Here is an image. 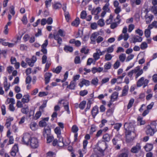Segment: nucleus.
I'll use <instances>...</instances> for the list:
<instances>
[{"mask_svg":"<svg viewBox=\"0 0 157 157\" xmlns=\"http://www.w3.org/2000/svg\"><path fill=\"white\" fill-rule=\"evenodd\" d=\"M99 35L100 34L98 31L92 33L90 36L91 43L95 44H96V42L97 43L99 44L102 41L104 38Z\"/></svg>","mask_w":157,"mask_h":157,"instance_id":"nucleus-1","label":"nucleus"},{"mask_svg":"<svg viewBox=\"0 0 157 157\" xmlns=\"http://www.w3.org/2000/svg\"><path fill=\"white\" fill-rule=\"evenodd\" d=\"M127 126V127L125 128L126 132H125V135L128 139L130 138L129 137V134L130 132H132L133 134H135L134 133L135 128L134 124L132 123H129V124L125 123L124 125V128L125 126Z\"/></svg>","mask_w":157,"mask_h":157,"instance_id":"nucleus-2","label":"nucleus"},{"mask_svg":"<svg viewBox=\"0 0 157 157\" xmlns=\"http://www.w3.org/2000/svg\"><path fill=\"white\" fill-rule=\"evenodd\" d=\"M149 82L148 80L147 79L144 80V77H142L137 81V86L138 87H140L143 85V87L144 88L147 86Z\"/></svg>","mask_w":157,"mask_h":157,"instance_id":"nucleus-3","label":"nucleus"},{"mask_svg":"<svg viewBox=\"0 0 157 157\" xmlns=\"http://www.w3.org/2000/svg\"><path fill=\"white\" fill-rule=\"evenodd\" d=\"M31 139V138L30 135L29 133H26L23 135L22 141L23 142L24 144L27 145L29 144Z\"/></svg>","mask_w":157,"mask_h":157,"instance_id":"nucleus-4","label":"nucleus"},{"mask_svg":"<svg viewBox=\"0 0 157 157\" xmlns=\"http://www.w3.org/2000/svg\"><path fill=\"white\" fill-rule=\"evenodd\" d=\"M146 133L147 135L150 136H153L155 132L157 131V129H155L152 128L150 126H147L146 127Z\"/></svg>","mask_w":157,"mask_h":157,"instance_id":"nucleus-5","label":"nucleus"},{"mask_svg":"<svg viewBox=\"0 0 157 157\" xmlns=\"http://www.w3.org/2000/svg\"><path fill=\"white\" fill-rule=\"evenodd\" d=\"M30 145L31 147L33 148H37L39 145L37 139L35 138H32L30 141Z\"/></svg>","mask_w":157,"mask_h":157,"instance_id":"nucleus-6","label":"nucleus"},{"mask_svg":"<svg viewBox=\"0 0 157 157\" xmlns=\"http://www.w3.org/2000/svg\"><path fill=\"white\" fill-rule=\"evenodd\" d=\"M152 3L153 6H152L151 10L156 16H157V0H152Z\"/></svg>","mask_w":157,"mask_h":157,"instance_id":"nucleus-7","label":"nucleus"},{"mask_svg":"<svg viewBox=\"0 0 157 157\" xmlns=\"http://www.w3.org/2000/svg\"><path fill=\"white\" fill-rule=\"evenodd\" d=\"M121 151L122 153L118 155V157H128L129 151L127 149L124 148Z\"/></svg>","mask_w":157,"mask_h":157,"instance_id":"nucleus-8","label":"nucleus"},{"mask_svg":"<svg viewBox=\"0 0 157 157\" xmlns=\"http://www.w3.org/2000/svg\"><path fill=\"white\" fill-rule=\"evenodd\" d=\"M48 40H45L44 43L41 45L42 49L41 51L44 54L47 53V50L46 48L48 45Z\"/></svg>","mask_w":157,"mask_h":157,"instance_id":"nucleus-9","label":"nucleus"},{"mask_svg":"<svg viewBox=\"0 0 157 157\" xmlns=\"http://www.w3.org/2000/svg\"><path fill=\"white\" fill-rule=\"evenodd\" d=\"M140 70V66H138L135 67L134 69L132 70L128 73V75L132 79V75L134 73H136L138 71Z\"/></svg>","mask_w":157,"mask_h":157,"instance_id":"nucleus-10","label":"nucleus"},{"mask_svg":"<svg viewBox=\"0 0 157 157\" xmlns=\"http://www.w3.org/2000/svg\"><path fill=\"white\" fill-rule=\"evenodd\" d=\"M140 149L141 146L139 144H137L136 146L133 147L131 148V151L133 153H137L140 151Z\"/></svg>","mask_w":157,"mask_h":157,"instance_id":"nucleus-11","label":"nucleus"},{"mask_svg":"<svg viewBox=\"0 0 157 157\" xmlns=\"http://www.w3.org/2000/svg\"><path fill=\"white\" fill-rule=\"evenodd\" d=\"M91 114L93 118H94L97 114L98 113V108L97 106H94L92 109Z\"/></svg>","mask_w":157,"mask_h":157,"instance_id":"nucleus-12","label":"nucleus"},{"mask_svg":"<svg viewBox=\"0 0 157 157\" xmlns=\"http://www.w3.org/2000/svg\"><path fill=\"white\" fill-rule=\"evenodd\" d=\"M52 76V74L50 73H46L45 75V83L47 84L50 80V78Z\"/></svg>","mask_w":157,"mask_h":157,"instance_id":"nucleus-13","label":"nucleus"},{"mask_svg":"<svg viewBox=\"0 0 157 157\" xmlns=\"http://www.w3.org/2000/svg\"><path fill=\"white\" fill-rule=\"evenodd\" d=\"M44 130L43 132V135L44 137L49 135L51 131V129L49 127H47L46 128L45 127Z\"/></svg>","mask_w":157,"mask_h":157,"instance_id":"nucleus-14","label":"nucleus"},{"mask_svg":"<svg viewBox=\"0 0 157 157\" xmlns=\"http://www.w3.org/2000/svg\"><path fill=\"white\" fill-rule=\"evenodd\" d=\"M29 97L28 94L24 95L21 99L22 102L24 104L28 102L29 101Z\"/></svg>","mask_w":157,"mask_h":157,"instance_id":"nucleus-15","label":"nucleus"},{"mask_svg":"<svg viewBox=\"0 0 157 157\" xmlns=\"http://www.w3.org/2000/svg\"><path fill=\"white\" fill-rule=\"evenodd\" d=\"M147 12L146 15L145 16V17L146 19V21L147 24H149L151 21L152 17L153 16L151 15L150 16H148L147 15Z\"/></svg>","mask_w":157,"mask_h":157,"instance_id":"nucleus-16","label":"nucleus"},{"mask_svg":"<svg viewBox=\"0 0 157 157\" xmlns=\"http://www.w3.org/2000/svg\"><path fill=\"white\" fill-rule=\"evenodd\" d=\"M76 85V82L72 81L71 82L70 85L67 86V87L71 90H74Z\"/></svg>","mask_w":157,"mask_h":157,"instance_id":"nucleus-17","label":"nucleus"},{"mask_svg":"<svg viewBox=\"0 0 157 157\" xmlns=\"http://www.w3.org/2000/svg\"><path fill=\"white\" fill-rule=\"evenodd\" d=\"M13 117H9L6 120V123L5 124V126L7 128H8L10 127L11 125V122L13 120Z\"/></svg>","mask_w":157,"mask_h":157,"instance_id":"nucleus-18","label":"nucleus"},{"mask_svg":"<svg viewBox=\"0 0 157 157\" xmlns=\"http://www.w3.org/2000/svg\"><path fill=\"white\" fill-rule=\"evenodd\" d=\"M101 8L98 7L95 9H93L92 10L91 13L93 14L97 15L101 11Z\"/></svg>","mask_w":157,"mask_h":157,"instance_id":"nucleus-19","label":"nucleus"},{"mask_svg":"<svg viewBox=\"0 0 157 157\" xmlns=\"http://www.w3.org/2000/svg\"><path fill=\"white\" fill-rule=\"evenodd\" d=\"M128 89V86L126 85L124 86L122 91V96H125L127 94Z\"/></svg>","mask_w":157,"mask_h":157,"instance_id":"nucleus-20","label":"nucleus"},{"mask_svg":"<svg viewBox=\"0 0 157 157\" xmlns=\"http://www.w3.org/2000/svg\"><path fill=\"white\" fill-rule=\"evenodd\" d=\"M144 148L147 151H149L152 149L153 145L151 144H147L144 146Z\"/></svg>","mask_w":157,"mask_h":157,"instance_id":"nucleus-21","label":"nucleus"},{"mask_svg":"<svg viewBox=\"0 0 157 157\" xmlns=\"http://www.w3.org/2000/svg\"><path fill=\"white\" fill-rule=\"evenodd\" d=\"M79 23V18L77 17L75 20L72 22L71 25L72 26L77 27Z\"/></svg>","mask_w":157,"mask_h":157,"instance_id":"nucleus-22","label":"nucleus"},{"mask_svg":"<svg viewBox=\"0 0 157 157\" xmlns=\"http://www.w3.org/2000/svg\"><path fill=\"white\" fill-rule=\"evenodd\" d=\"M133 43H135L136 42H140L142 40V38L138 36H134L133 38Z\"/></svg>","mask_w":157,"mask_h":157,"instance_id":"nucleus-23","label":"nucleus"},{"mask_svg":"<svg viewBox=\"0 0 157 157\" xmlns=\"http://www.w3.org/2000/svg\"><path fill=\"white\" fill-rule=\"evenodd\" d=\"M55 133L57 135V137H59L60 136L61 134V129L59 127H56L55 129Z\"/></svg>","mask_w":157,"mask_h":157,"instance_id":"nucleus-24","label":"nucleus"},{"mask_svg":"<svg viewBox=\"0 0 157 157\" xmlns=\"http://www.w3.org/2000/svg\"><path fill=\"white\" fill-rule=\"evenodd\" d=\"M118 95V93L116 92L113 93L111 96V100L112 101H114L115 99H117Z\"/></svg>","mask_w":157,"mask_h":157,"instance_id":"nucleus-25","label":"nucleus"},{"mask_svg":"<svg viewBox=\"0 0 157 157\" xmlns=\"http://www.w3.org/2000/svg\"><path fill=\"white\" fill-rule=\"evenodd\" d=\"M61 4L59 2H55L53 5V7L56 10L59 9L61 7Z\"/></svg>","mask_w":157,"mask_h":157,"instance_id":"nucleus-26","label":"nucleus"},{"mask_svg":"<svg viewBox=\"0 0 157 157\" xmlns=\"http://www.w3.org/2000/svg\"><path fill=\"white\" fill-rule=\"evenodd\" d=\"M135 134H133V133H132V132H130V133L129 134V137L130 138L129 139H128L126 136V140L127 141H128V142H130L132 140H133L134 138V136Z\"/></svg>","mask_w":157,"mask_h":157,"instance_id":"nucleus-27","label":"nucleus"},{"mask_svg":"<svg viewBox=\"0 0 157 157\" xmlns=\"http://www.w3.org/2000/svg\"><path fill=\"white\" fill-rule=\"evenodd\" d=\"M62 69V67L60 66L57 67L55 69H53L52 71L56 74L59 73Z\"/></svg>","mask_w":157,"mask_h":157,"instance_id":"nucleus-28","label":"nucleus"},{"mask_svg":"<svg viewBox=\"0 0 157 157\" xmlns=\"http://www.w3.org/2000/svg\"><path fill=\"white\" fill-rule=\"evenodd\" d=\"M109 4L108 3H106L105 6H103L102 9L104 10V11L107 12H110V10L109 7Z\"/></svg>","mask_w":157,"mask_h":157,"instance_id":"nucleus-29","label":"nucleus"},{"mask_svg":"<svg viewBox=\"0 0 157 157\" xmlns=\"http://www.w3.org/2000/svg\"><path fill=\"white\" fill-rule=\"evenodd\" d=\"M26 61L28 63V65L30 67H33L34 65V63L35 62L32 61V60L29 59L28 58H27L25 59Z\"/></svg>","mask_w":157,"mask_h":157,"instance_id":"nucleus-30","label":"nucleus"},{"mask_svg":"<svg viewBox=\"0 0 157 157\" xmlns=\"http://www.w3.org/2000/svg\"><path fill=\"white\" fill-rule=\"evenodd\" d=\"M64 49L66 52H72L73 51V48L68 46H65L64 48Z\"/></svg>","mask_w":157,"mask_h":157,"instance_id":"nucleus-31","label":"nucleus"},{"mask_svg":"<svg viewBox=\"0 0 157 157\" xmlns=\"http://www.w3.org/2000/svg\"><path fill=\"white\" fill-rule=\"evenodd\" d=\"M126 55L125 54H122L119 56V60L122 62H123L124 61Z\"/></svg>","mask_w":157,"mask_h":157,"instance_id":"nucleus-32","label":"nucleus"},{"mask_svg":"<svg viewBox=\"0 0 157 157\" xmlns=\"http://www.w3.org/2000/svg\"><path fill=\"white\" fill-rule=\"evenodd\" d=\"M111 64L109 62H107L105 64L104 66V71L105 72H106V70L109 69L111 67Z\"/></svg>","mask_w":157,"mask_h":157,"instance_id":"nucleus-33","label":"nucleus"},{"mask_svg":"<svg viewBox=\"0 0 157 157\" xmlns=\"http://www.w3.org/2000/svg\"><path fill=\"white\" fill-rule=\"evenodd\" d=\"M143 73V70L142 69H140V70L138 71L136 73V74L135 76L136 79H137L139 76L141 75Z\"/></svg>","mask_w":157,"mask_h":157,"instance_id":"nucleus-34","label":"nucleus"},{"mask_svg":"<svg viewBox=\"0 0 157 157\" xmlns=\"http://www.w3.org/2000/svg\"><path fill=\"white\" fill-rule=\"evenodd\" d=\"M144 34L146 37L148 38L150 36L151 31L150 29H145L144 32Z\"/></svg>","mask_w":157,"mask_h":157,"instance_id":"nucleus-35","label":"nucleus"},{"mask_svg":"<svg viewBox=\"0 0 157 157\" xmlns=\"http://www.w3.org/2000/svg\"><path fill=\"white\" fill-rule=\"evenodd\" d=\"M98 80L97 78H96L92 79L91 83L92 84L96 86L98 85Z\"/></svg>","mask_w":157,"mask_h":157,"instance_id":"nucleus-36","label":"nucleus"},{"mask_svg":"<svg viewBox=\"0 0 157 157\" xmlns=\"http://www.w3.org/2000/svg\"><path fill=\"white\" fill-rule=\"evenodd\" d=\"M81 83L83 84L86 86H88L90 84V82L88 80H85L84 79H83L81 82Z\"/></svg>","mask_w":157,"mask_h":157,"instance_id":"nucleus-37","label":"nucleus"},{"mask_svg":"<svg viewBox=\"0 0 157 157\" xmlns=\"http://www.w3.org/2000/svg\"><path fill=\"white\" fill-rule=\"evenodd\" d=\"M86 104V101H82L79 104V107L81 109H83Z\"/></svg>","mask_w":157,"mask_h":157,"instance_id":"nucleus-38","label":"nucleus"},{"mask_svg":"<svg viewBox=\"0 0 157 157\" xmlns=\"http://www.w3.org/2000/svg\"><path fill=\"white\" fill-rule=\"evenodd\" d=\"M39 124L41 127H45L47 125V123L44 120H41L39 122Z\"/></svg>","mask_w":157,"mask_h":157,"instance_id":"nucleus-39","label":"nucleus"},{"mask_svg":"<svg viewBox=\"0 0 157 157\" xmlns=\"http://www.w3.org/2000/svg\"><path fill=\"white\" fill-rule=\"evenodd\" d=\"M36 123L35 122H33L30 124V128L33 130H35L36 129Z\"/></svg>","mask_w":157,"mask_h":157,"instance_id":"nucleus-40","label":"nucleus"},{"mask_svg":"<svg viewBox=\"0 0 157 157\" xmlns=\"http://www.w3.org/2000/svg\"><path fill=\"white\" fill-rule=\"evenodd\" d=\"M103 139L105 141L108 142L110 140V137L109 135L108 134H106L104 135L103 137Z\"/></svg>","mask_w":157,"mask_h":157,"instance_id":"nucleus-41","label":"nucleus"},{"mask_svg":"<svg viewBox=\"0 0 157 157\" xmlns=\"http://www.w3.org/2000/svg\"><path fill=\"white\" fill-rule=\"evenodd\" d=\"M86 15L87 14L86 13V12L85 11L83 10L81 13L80 17L82 19H85Z\"/></svg>","mask_w":157,"mask_h":157,"instance_id":"nucleus-42","label":"nucleus"},{"mask_svg":"<svg viewBox=\"0 0 157 157\" xmlns=\"http://www.w3.org/2000/svg\"><path fill=\"white\" fill-rule=\"evenodd\" d=\"M21 112L24 114H27L29 112V109L28 107L26 108H23L21 109Z\"/></svg>","mask_w":157,"mask_h":157,"instance_id":"nucleus-43","label":"nucleus"},{"mask_svg":"<svg viewBox=\"0 0 157 157\" xmlns=\"http://www.w3.org/2000/svg\"><path fill=\"white\" fill-rule=\"evenodd\" d=\"M47 157H56V154L52 151H49L47 153Z\"/></svg>","mask_w":157,"mask_h":157,"instance_id":"nucleus-44","label":"nucleus"},{"mask_svg":"<svg viewBox=\"0 0 157 157\" xmlns=\"http://www.w3.org/2000/svg\"><path fill=\"white\" fill-rule=\"evenodd\" d=\"M147 44L145 42H143L140 45V48L142 50L145 49L147 48Z\"/></svg>","mask_w":157,"mask_h":157,"instance_id":"nucleus-45","label":"nucleus"},{"mask_svg":"<svg viewBox=\"0 0 157 157\" xmlns=\"http://www.w3.org/2000/svg\"><path fill=\"white\" fill-rule=\"evenodd\" d=\"M53 139V137L52 136H50L49 135L47 137V143H49L51 142Z\"/></svg>","mask_w":157,"mask_h":157,"instance_id":"nucleus-46","label":"nucleus"},{"mask_svg":"<svg viewBox=\"0 0 157 157\" xmlns=\"http://www.w3.org/2000/svg\"><path fill=\"white\" fill-rule=\"evenodd\" d=\"M134 101L133 99H131L130 100L127 106V109H129L132 106Z\"/></svg>","mask_w":157,"mask_h":157,"instance_id":"nucleus-47","label":"nucleus"},{"mask_svg":"<svg viewBox=\"0 0 157 157\" xmlns=\"http://www.w3.org/2000/svg\"><path fill=\"white\" fill-rule=\"evenodd\" d=\"M21 21L23 22V23L25 25L27 24L28 22V20L26 17V15H24L21 19Z\"/></svg>","mask_w":157,"mask_h":157,"instance_id":"nucleus-48","label":"nucleus"},{"mask_svg":"<svg viewBox=\"0 0 157 157\" xmlns=\"http://www.w3.org/2000/svg\"><path fill=\"white\" fill-rule=\"evenodd\" d=\"M120 65V63L118 60H117L113 65V68L117 69L118 68Z\"/></svg>","mask_w":157,"mask_h":157,"instance_id":"nucleus-49","label":"nucleus"},{"mask_svg":"<svg viewBox=\"0 0 157 157\" xmlns=\"http://www.w3.org/2000/svg\"><path fill=\"white\" fill-rule=\"evenodd\" d=\"M112 56L109 54H107L105 56V59L107 61L110 60L112 58Z\"/></svg>","mask_w":157,"mask_h":157,"instance_id":"nucleus-50","label":"nucleus"},{"mask_svg":"<svg viewBox=\"0 0 157 157\" xmlns=\"http://www.w3.org/2000/svg\"><path fill=\"white\" fill-rule=\"evenodd\" d=\"M98 24L101 26H102L104 25V21L102 19H101L98 21Z\"/></svg>","mask_w":157,"mask_h":157,"instance_id":"nucleus-51","label":"nucleus"},{"mask_svg":"<svg viewBox=\"0 0 157 157\" xmlns=\"http://www.w3.org/2000/svg\"><path fill=\"white\" fill-rule=\"evenodd\" d=\"M89 50L88 49H86L85 47L83 48L81 50V52L82 53H84L85 54H87L88 53Z\"/></svg>","mask_w":157,"mask_h":157,"instance_id":"nucleus-52","label":"nucleus"},{"mask_svg":"<svg viewBox=\"0 0 157 157\" xmlns=\"http://www.w3.org/2000/svg\"><path fill=\"white\" fill-rule=\"evenodd\" d=\"M78 131V128L76 125H74L72 128V131L73 132L76 133Z\"/></svg>","mask_w":157,"mask_h":157,"instance_id":"nucleus-53","label":"nucleus"},{"mask_svg":"<svg viewBox=\"0 0 157 157\" xmlns=\"http://www.w3.org/2000/svg\"><path fill=\"white\" fill-rule=\"evenodd\" d=\"M88 93V91L86 90H83L81 91L80 92V95L81 96H84L86 95Z\"/></svg>","mask_w":157,"mask_h":157,"instance_id":"nucleus-54","label":"nucleus"},{"mask_svg":"<svg viewBox=\"0 0 157 157\" xmlns=\"http://www.w3.org/2000/svg\"><path fill=\"white\" fill-rule=\"evenodd\" d=\"M156 123L155 121H154L152 122V123L149 125L147 126H150L152 128L155 129H156Z\"/></svg>","mask_w":157,"mask_h":157,"instance_id":"nucleus-55","label":"nucleus"},{"mask_svg":"<svg viewBox=\"0 0 157 157\" xmlns=\"http://www.w3.org/2000/svg\"><path fill=\"white\" fill-rule=\"evenodd\" d=\"M121 124L120 123L116 124L114 125V128L117 130V131L119 130L121 126Z\"/></svg>","mask_w":157,"mask_h":157,"instance_id":"nucleus-56","label":"nucleus"},{"mask_svg":"<svg viewBox=\"0 0 157 157\" xmlns=\"http://www.w3.org/2000/svg\"><path fill=\"white\" fill-rule=\"evenodd\" d=\"M93 56L95 60V61L98 59L100 58V56L98 54V51H97L96 52L94 53L93 54Z\"/></svg>","mask_w":157,"mask_h":157,"instance_id":"nucleus-57","label":"nucleus"},{"mask_svg":"<svg viewBox=\"0 0 157 157\" xmlns=\"http://www.w3.org/2000/svg\"><path fill=\"white\" fill-rule=\"evenodd\" d=\"M48 94V92H40L38 95L39 97H42L43 96H46Z\"/></svg>","mask_w":157,"mask_h":157,"instance_id":"nucleus-58","label":"nucleus"},{"mask_svg":"<svg viewBox=\"0 0 157 157\" xmlns=\"http://www.w3.org/2000/svg\"><path fill=\"white\" fill-rule=\"evenodd\" d=\"M74 62L75 64L80 63L81 61L80 57L78 56H76Z\"/></svg>","mask_w":157,"mask_h":157,"instance_id":"nucleus-59","label":"nucleus"},{"mask_svg":"<svg viewBox=\"0 0 157 157\" xmlns=\"http://www.w3.org/2000/svg\"><path fill=\"white\" fill-rule=\"evenodd\" d=\"M134 57V55L131 54L128 56L126 58V62H127L132 59Z\"/></svg>","mask_w":157,"mask_h":157,"instance_id":"nucleus-60","label":"nucleus"},{"mask_svg":"<svg viewBox=\"0 0 157 157\" xmlns=\"http://www.w3.org/2000/svg\"><path fill=\"white\" fill-rule=\"evenodd\" d=\"M2 114L4 115L6 114V107L5 105H2L1 106Z\"/></svg>","mask_w":157,"mask_h":157,"instance_id":"nucleus-61","label":"nucleus"},{"mask_svg":"<svg viewBox=\"0 0 157 157\" xmlns=\"http://www.w3.org/2000/svg\"><path fill=\"white\" fill-rule=\"evenodd\" d=\"M58 34L61 36H65V33L63 30L59 29L58 31Z\"/></svg>","mask_w":157,"mask_h":157,"instance_id":"nucleus-62","label":"nucleus"},{"mask_svg":"<svg viewBox=\"0 0 157 157\" xmlns=\"http://www.w3.org/2000/svg\"><path fill=\"white\" fill-rule=\"evenodd\" d=\"M91 28L93 29H95L97 28V25L96 23L94 22L91 24L90 25Z\"/></svg>","mask_w":157,"mask_h":157,"instance_id":"nucleus-63","label":"nucleus"},{"mask_svg":"<svg viewBox=\"0 0 157 157\" xmlns=\"http://www.w3.org/2000/svg\"><path fill=\"white\" fill-rule=\"evenodd\" d=\"M31 77L30 76H28L26 78L25 82L26 84H29L31 82Z\"/></svg>","mask_w":157,"mask_h":157,"instance_id":"nucleus-64","label":"nucleus"}]
</instances>
